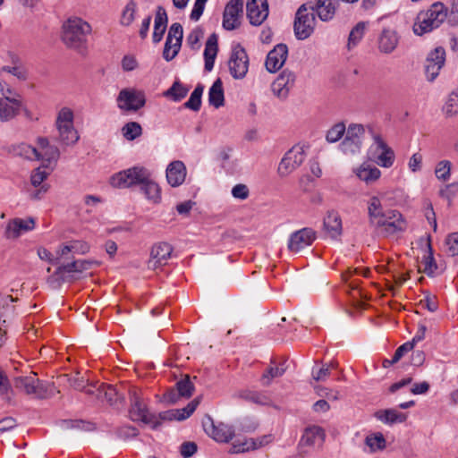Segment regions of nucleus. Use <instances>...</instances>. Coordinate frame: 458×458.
<instances>
[{
	"instance_id": "5",
	"label": "nucleus",
	"mask_w": 458,
	"mask_h": 458,
	"mask_svg": "<svg viewBox=\"0 0 458 458\" xmlns=\"http://www.w3.org/2000/svg\"><path fill=\"white\" fill-rule=\"evenodd\" d=\"M130 417L133 421H140L146 425H149L154 429L159 427V414L156 415L149 412L142 398L136 390L130 392Z\"/></svg>"
},
{
	"instance_id": "55",
	"label": "nucleus",
	"mask_w": 458,
	"mask_h": 458,
	"mask_svg": "<svg viewBox=\"0 0 458 458\" xmlns=\"http://www.w3.org/2000/svg\"><path fill=\"white\" fill-rule=\"evenodd\" d=\"M445 243L450 255L458 256V232L448 234Z\"/></svg>"
},
{
	"instance_id": "41",
	"label": "nucleus",
	"mask_w": 458,
	"mask_h": 458,
	"mask_svg": "<svg viewBox=\"0 0 458 458\" xmlns=\"http://www.w3.org/2000/svg\"><path fill=\"white\" fill-rule=\"evenodd\" d=\"M255 450L254 438H236L229 448L230 454H241Z\"/></svg>"
},
{
	"instance_id": "51",
	"label": "nucleus",
	"mask_w": 458,
	"mask_h": 458,
	"mask_svg": "<svg viewBox=\"0 0 458 458\" xmlns=\"http://www.w3.org/2000/svg\"><path fill=\"white\" fill-rule=\"evenodd\" d=\"M330 375V366L322 363L321 366L315 365L311 370V377L317 382H324Z\"/></svg>"
},
{
	"instance_id": "35",
	"label": "nucleus",
	"mask_w": 458,
	"mask_h": 458,
	"mask_svg": "<svg viewBox=\"0 0 458 458\" xmlns=\"http://www.w3.org/2000/svg\"><path fill=\"white\" fill-rule=\"evenodd\" d=\"M218 51L217 47V37L216 34H212L208 37L205 49H204V59H205V70L208 72L212 71Z\"/></svg>"
},
{
	"instance_id": "54",
	"label": "nucleus",
	"mask_w": 458,
	"mask_h": 458,
	"mask_svg": "<svg viewBox=\"0 0 458 458\" xmlns=\"http://www.w3.org/2000/svg\"><path fill=\"white\" fill-rule=\"evenodd\" d=\"M49 175V172L46 170L45 167H38L35 169L30 176L31 184L34 187H38L43 185L42 182L47 178Z\"/></svg>"
},
{
	"instance_id": "19",
	"label": "nucleus",
	"mask_w": 458,
	"mask_h": 458,
	"mask_svg": "<svg viewBox=\"0 0 458 458\" xmlns=\"http://www.w3.org/2000/svg\"><path fill=\"white\" fill-rule=\"evenodd\" d=\"M34 228L35 220L32 217H17L7 222L4 235L7 239L14 240Z\"/></svg>"
},
{
	"instance_id": "8",
	"label": "nucleus",
	"mask_w": 458,
	"mask_h": 458,
	"mask_svg": "<svg viewBox=\"0 0 458 458\" xmlns=\"http://www.w3.org/2000/svg\"><path fill=\"white\" fill-rule=\"evenodd\" d=\"M116 104L123 112H138L146 104V95L140 89L125 88L120 90L116 98Z\"/></svg>"
},
{
	"instance_id": "47",
	"label": "nucleus",
	"mask_w": 458,
	"mask_h": 458,
	"mask_svg": "<svg viewBox=\"0 0 458 458\" xmlns=\"http://www.w3.org/2000/svg\"><path fill=\"white\" fill-rule=\"evenodd\" d=\"M452 163L449 160L439 161L435 168L436 177L443 182H446L451 177Z\"/></svg>"
},
{
	"instance_id": "61",
	"label": "nucleus",
	"mask_w": 458,
	"mask_h": 458,
	"mask_svg": "<svg viewBox=\"0 0 458 458\" xmlns=\"http://www.w3.org/2000/svg\"><path fill=\"white\" fill-rule=\"evenodd\" d=\"M2 71L13 74L21 81H25L27 79V72L21 65L4 66Z\"/></svg>"
},
{
	"instance_id": "34",
	"label": "nucleus",
	"mask_w": 458,
	"mask_h": 458,
	"mask_svg": "<svg viewBox=\"0 0 458 458\" xmlns=\"http://www.w3.org/2000/svg\"><path fill=\"white\" fill-rule=\"evenodd\" d=\"M375 418L384 424L393 425L404 422L408 415L395 409H385L376 411Z\"/></svg>"
},
{
	"instance_id": "58",
	"label": "nucleus",
	"mask_w": 458,
	"mask_h": 458,
	"mask_svg": "<svg viewBox=\"0 0 458 458\" xmlns=\"http://www.w3.org/2000/svg\"><path fill=\"white\" fill-rule=\"evenodd\" d=\"M232 196L240 200H245L250 196V190L246 184L238 183L232 188Z\"/></svg>"
},
{
	"instance_id": "64",
	"label": "nucleus",
	"mask_w": 458,
	"mask_h": 458,
	"mask_svg": "<svg viewBox=\"0 0 458 458\" xmlns=\"http://www.w3.org/2000/svg\"><path fill=\"white\" fill-rule=\"evenodd\" d=\"M207 2H208V0H196L195 1L193 8H192L191 15H190V17L192 21H197L199 20L200 16L203 13L205 4Z\"/></svg>"
},
{
	"instance_id": "16",
	"label": "nucleus",
	"mask_w": 458,
	"mask_h": 458,
	"mask_svg": "<svg viewBox=\"0 0 458 458\" xmlns=\"http://www.w3.org/2000/svg\"><path fill=\"white\" fill-rule=\"evenodd\" d=\"M15 386L27 394L34 395L37 398H45L47 395L46 385L39 381L35 375L17 377Z\"/></svg>"
},
{
	"instance_id": "49",
	"label": "nucleus",
	"mask_w": 458,
	"mask_h": 458,
	"mask_svg": "<svg viewBox=\"0 0 458 458\" xmlns=\"http://www.w3.org/2000/svg\"><path fill=\"white\" fill-rule=\"evenodd\" d=\"M346 127L344 123H338L333 125L327 132L326 140L329 143L338 141L345 134Z\"/></svg>"
},
{
	"instance_id": "2",
	"label": "nucleus",
	"mask_w": 458,
	"mask_h": 458,
	"mask_svg": "<svg viewBox=\"0 0 458 458\" xmlns=\"http://www.w3.org/2000/svg\"><path fill=\"white\" fill-rule=\"evenodd\" d=\"M90 32L91 26L87 21L73 16L63 24L62 39L68 47L81 50L84 48Z\"/></svg>"
},
{
	"instance_id": "56",
	"label": "nucleus",
	"mask_w": 458,
	"mask_h": 458,
	"mask_svg": "<svg viewBox=\"0 0 458 458\" xmlns=\"http://www.w3.org/2000/svg\"><path fill=\"white\" fill-rule=\"evenodd\" d=\"M412 350V344H409L408 342L398 347L392 358L391 360H385L384 366L387 367L388 365L396 363L404 355V353Z\"/></svg>"
},
{
	"instance_id": "20",
	"label": "nucleus",
	"mask_w": 458,
	"mask_h": 458,
	"mask_svg": "<svg viewBox=\"0 0 458 458\" xmlns=\"http://www.w3.org/2000/svg\"><path fill=\"white\" fill-rule=\"evenodd\" d=\"M247 17L251 25L259 26L268 16L267 0H248L246 4Z\"/></svg>"
},
{
	"instance_id": "11",
	"label": "nucleus",
	"mask_w": 458,
	"mask_h": 458,
	"mask_svg": "<svg viewBox=\"0 0 458 458\" xmlns=\"http://www.w3.org/2000/svg\"><path fill=\"white\" fill-rule=\"evenodd\" d=\"M204 431L217 443H228L233 440L235 430L231 425L224 422L215 423L210 416L204 418L202 421Z\"/></svg>"
},
{
	"instance_id": "28",
	"label": "nucleus",
	"mask_w": 458,
	"mask_h": 458,
	"mask_svg": "<svg viewBox=\"0 0 458 458\" xmlns=\"http://www.w3.org/2000/svg\"><path fill=\"white\" fill-rule=\"evenodd\" d=\"M353 174L359 180L366 184H371L381 177V171L375 165L364 162L352 169Z\"/></svg>"
},
{
	"instance_id": "57",
	"label": "nucleus",
	"mask_w": 458,
	"mask_h": 458,
	"mask_svg": "<svg viewBox=\"0 0 458 458\" xmlns=\"http://www.w3.org/2000/svg\"><path fill=\"white\" fill-rule=\"evenodd\" d=\"M64 426L67 428H77L85 431H91L95 428L93 423L83 420H67L64 422Z\"/></svg>"
},
{
	"instance_id": "4",
	"label": "nucleus",
	"mask_w": 458,
	"mask_h": 458,
	"mask_svg": "<svg viewBox=\"0 0 458 458\" xmlns=\"http://www.w3.org/2000/svg\"><path fill=\"white\" fill-rule=\"evenodd\" d=\"M372 140L373 142L368 149V157L369 159L380 167H392L395 160L394 151L379 134L373 133Z\"/></svg>"
},
{
	"instance_id": "3",
	"label": "nucleus",
	"mask_w": 458,
	"mask_h": 458,
	"mask_svg": "<svg viewBox=\"0 0 458 458\" xmlns=\"http://www.w3.org/2000/svg\"><path fill=\"white\" fill-rule=\"evenodd\" d=\"M56 140L64 146L78 142L80 135L74 126V112L68 106L61 107L55 117Z\"/></svg>"
},
{
	"instance_id": "10",
	"label": "nucleus",
	"mask_w": 458,
	"mask_h": 458,
	"mask_svg": "<svg viewBox=\"0 0 458 458\" xmlns=\"http://www.w3.org/2000/svg\"><path fill=\"white\" fill-rule=\"evenodd\" d=\"M365 129L359 123H351L346 129L345 137L339 145L341 151L345 155L360 153L364 139Z\"/></svg>"
},
{
	"instance_id": "52",
	"label": "nucleus",
	"mask_w": 458,
	"mask_h": 458,
	"mask_svg": "<svg viewBox=\"0 0 458 458\" xmlns=\"http://www.w3.org/2000/svg\"><path fill=\"white\" fill-rule=\"evenodd\" d=\"M175 386L179 395L185 398L191 397L194 390V386L191 382L189 377L178 381Z\"/></svg>"
},
{
	"instance_id": "59",
	"label": "nucleus",
	"mask_w": 458,
	"mask_h": 458,
	"mask_svg": "<svg viewBox=\"0 0 458 458\" xmlns=\"http://www.w3.org/2000/svg\"><path fill=\"white\" fill-rule=\"evenodd\" d=\"M71 386L79 391H85L88 394L93 395L95 394V389L91 387L87 388V380L83 377H75L71 379Z\"/></svg>"
},
{
	"instance_id": "1",
	"label": "nucleus",
	"mask_w": 458,
	"mask_h": 458,
	"mask_svg": "<svg viewBox=\"0 0 458 458\" xmlns=\"http://www.w3.org/2000/svg\"><path fill=\"white\" fill-rule=\"evenodd\" d=\"M447 13L448 10L444 4L434 3L427 11L418 13L412 27L413 32L418 36L431 32L446 20Z\"/></svg>"
},
{
	"instance_id": "23",
	"label": "nucleus",
	"mask_w": 458,
	"mask_h": 458,
	"mask_svg": "<svg viewBox=\"0 0 458 458\" xmlns=\"http://www.w3.org/2000/svg\"><path fill=\"white\" fill-rule=\"evenodd\" d=\"M288 55V48L284 44L276 45L268 52L265 66L269 72H277L285 63Z\"/></svg>"
},
{
	"instance_id": "22",
	"label": "nucleus",
	"mask_w": 458,
	"mask_h": 458,
	"mask_svg": "<svg viewBox=\"0 0 458 458\" xmlns=\"http://www.w3.org/2000/svg\"><path fill=\"white\" fill-rule=\"evenodd\" d=\"M172 252L173 247L167 242H158L153 245L148 262V268L156 269L160 266L165 265L171 258Z\"/></svg>"
},
{
	"instance_id": "6",
	"label": "nucleus",
	"mask_w": 458,
	"mask_h": 458,
	"mask_svg": "<svg viewBox=\"0 0 458 458\" xmlns=\"http://www.w3.org/2000/svg\"><path fill=\"white\" fill-rule=\"evenodd\" d=\"M314 10L308 6V4H301L295 14L294 34L300 40L308 38L314 31L316 26Z\"/></svg>"
},
{
	"instance_id": "13",
	"label": "nucleus",
	"mask_w": 458,
	"mask_h": 458,
	"mask_svg": "<svg viewBox=\"0 0 458 458\" xmlns=\"http://www.w3.org/2000/svg\"><path fill=\"white\" fill-rule=\"evenodd\" d=\"M304 147L295 145L289 149L281 159L277 172L281 177H285L296 170L305 159Z\"/></svg>"
},
{
	"instance_id": "18",
	"label": "nucleus",
	"mask_w": 458,
	"mask_h": 458,
	"mask_svg": "<svg viewBox=\"0 0 458 458\" xmlns=\"http://www.w3.org/2000/svg\"><path fill=\"white\" fill-rule=\"evenodd\" d=\"M445 51L443 47H437L431 51L426 60L425 72L428 81H433L439 74L445 64Z\"/></svg>"
},
{
	"instance_id": "31",
	"label": "nucleus",
	"mask_w": 458,
	"mask_h": 458,
	"mask_svg": "<svg viewBox=\"0 0 458 458\" xmlns=\"http://www.w3.org/2000/svg\"><path fill=\"white\" fill-rule=\"evenodd\" d=\"M199 402L198 399H194L182 409L171 410L159 413L160 421L172 420L181 421L186 420L194 412L197 406L199 405Z\"/></svg>"
},
{
	"instance_id": "14",
	"label": "nucleus",
	"mask_w": 458,
	"mask_h": 458,
	"mask_svg": "<svg viewBox=\"0 0 458 458\" xmlns=\"http://www.w3.org/2000/svg\"><path fill=\"white\" fill-rule=\"evenodd\" d=\"M228 67L234 79L240 80L246 76L249 69V58L244 48L240 45L233 47Z\"/></svg>"
},
{
	"instance_id": "26",
	"label": "nucleus",
	"mask_w": 458,
	"mask_h": 458,
	"mask_svg": "<svg viewBox=\"0 0 458 458\" xmlns=\"http://www.w3.org/2000/svg\"><path fill=\"white\" fill-rule=\"evenodd\" d=\"M186 174V166L183 162L180 160L171 162L165 170L166 181L172 187L182 185L185 181Z\"/></svg>"
},
{
	"instance_id": "46",
	"label": "nucleus",
	"mask_w": 458,
	"mask_h": 458,
	"mask_svg": "<svg viewBox=\"0 0 458 458\" xmlns=\"http://www.w3.org/2000/svg\"><path fill=\"white\" fill-rule=\"evenodd\" d=\"M365 444L370 452H377L385 448L386 439L381 433L372 434L366 437Z\"/></svg>"
},
{
	"instance_id": "43",
	"label": "nucleus",
	"mask_w": 458,
	"mask_h": 458,
	"mask_svg": "<svg viewBox=\"0 0 458 458\" xmlns=\"http://www.w3.org/2000/svg\"><path fill=\"white\" fill-rule=\"evenodd\" d=\"M239 397L245 401L260 405H267L269 403V398L261 392L242 390L239 393Z\"/></svg>"
},
{
	"instance_id": "15",
	"label": "nucleus",
	"mask_w": 458,
	"mask_h": 458,
	"mask_svg": "<svg viewBox=\"0 0 458 458\" xmlns=\"http://www.w3.org/2000/svg\"><path fill=\"white\" fill-rule=\"evenodd\" d=\"M183 37V30L180 23H173L168 30L163 57L166 61H172L180 51Z\"/></svg>"
},
{
	"instance_id": "21",
	"label": "nucleus",
	"mask_w": 458,
	"mask_h": 458,
	"mask_svg": "<svg viewBox=\"0 0 458 458\" xmlns=\"http://www.w3.org/2000/svg\"><path fill=\"white\" fill-rule=\"evenodd\" d=\"M243 0H231L225 6L223 16V27L227 30L236 29L240 25Z\"/></svg>"
},
{
	"instance_id": "33",
	"label": "nucleus",
	"mask_w": 458,
	"mask_h": 458,
	"mask_svg": "<svg viewBox=\"0 0 458 458\" xmlns=\"http://www.w3.org/2000/svg\"><path fill=\"white\" fill-rule=\"evenodd\" d=\"M324 429L318 426L308 427L301 437V443L305 445H321L325 441Z\"/></svg>"
},
{
	"instance_id": "29",
	"label": "nucleus",
	"mask_w": 458,
	"mask_h": 458,
	"mask_svg": "<svg viewBox=\"0 0 458 458\" xmlns=\"http://www.w3.org/2000/svg\"><path fill=\"white\" fill-rule=\"evenodd\" d=\"M22 108L21 99L0 98V121L8 122L19 114Z\"/></svg>"
},
{
	"instance_id": "17",
	"label": "nucleus",
	"mask_w": 458,
	"mask_h": 458,
	"mask_svg": "<svg viewBox=\"0 0 458 458\" xmlns=\"http://www.w3.org/2000/svg\"><path fill=\"white\" fill-rule=\"evenodd\" d=\"M316 239V233L311 228H302L293 233L288 240V249L293 253H298L304 248L311 245Z\"/></svg>"
},
{
	"instance_id": "40",
	"label": "nucleus",
	"mask_w": 458,
	"mask_h": 458,
	"mask_svg": "<svg viewBox=\"0 0 458 458\" xmlns=\"http://www.w3.org/2000/svg\"><path fill=\"white\" fill-rule=\"evenodd\" d=\"M89 244L84 241H72L66 245H64L57 251L60 257H64L68 253L73 254H86L89 251Z\"/></svg>"
},
{
	"instance_id": "27",
	"label": "nucleus",
	"mask_w": 458,
	"mask_h": 458,
	"mask_svg": "<svg viewBox=\"0 0 458 458\" xmlns=\"http://www.w3.org/2000/svg\"><path fill=\"white\" fill-rule=\"evenodd\" d=\"M340 0H317L315 4H308V6L314 10V13L322 21H328L335 14Z\"/></svg>"
},
{
	"instance_id": "7",
	"label": "nucleus",
	"mask_w": 458,
	"mask_h": 458,
	"mask_svg": "<svg viewBox=\"0 0 458 458\" xmlns=\"http://www.w3.org/2000/svg\"><path fill=\"white\" fill-rule=\"evenodd\" d=\"M385 236H393L406 231L408 223L396 209H387V213L378 224L373 225Z\"/></svg>"
},
{
	"instance_id": "39",
	"label": "nucleus",
	"mask_w": 458,
	"mask_h": 458,
	"mask_svg": "<svg viewBox=\"0 0 458 458\" xmlns=\"http://www.w3.org/2000/svg\"><path fill=\"white\" fill-rule=\"evenodd\" d=\"M208 102L211 106H215L216 108L224 106V89L222 81L220 79L216 80L212 86L210 87L208 90Z\"/></svg>"
},
{
	"instance_id": "50",
	"label": "nucleus",
	"mask_w": 458,
	"mask_h": 458,
	"mask_svg": "<svg viewBox=\"0 0 458 458\" xmlns=\"http://www.w3.org/2000/svg\"><path fill=\"white\" fill-rule=\"evenodd\" d=\"M122 131L125 139L133 140L141 134L142 129L138 123L131 122L123 127Z\"/></svg>"
},
{
	"instance_id": "53",
	"label": "nucleus",
	"mask_w": 458,
	"mask_h": 458,
	"mask_svg": "<svg viewBox=\"0 0 458 458\" xmlns=\"http://www.w3.org/2000/svg\"><path fill=\"white\" fill-rule=\"evenodd\" d=\"M39 150L37 147L22 143L18 146V154L30 160H38Z\"/></svg>"
},
{
	"instance_id": "36",
	"label": "nucleus",
	"mask_w": 458,
	"mask_h": 458,
	"mask_svg": "<svg viewBox=\"0 0 458 458\" xmlns=\"http://www.w3.org/2000/svg\"><path fill=\"white\" fill-rule=\"evenodd\" d=\"M398 44V37L394 30L385 29L378 38V48L381 52L388 54L393 52Z\"/></svg>"
},
{
	"instance_id": "38",
	"label": "nucleus",
	"mask_w": 458,
	"mask_h": 458,
	"mask_svg": "<svg viewBox=\"0 0 458 458\" xmlns=\"http://www.w3.org/2000/svg\"><path fill=\"white\" fill-rule=\"evenodd\" d=\"M140 190L146 198L153 203H158L161 199V190L158 184L154 182L150 175L140 184Z\"/></svg>"
},
{
	"instance_id": "12",
	"label": "nucleus",
	"mask_w": 458,
	"mask_h": 458,
	"mask_svg": "<svg viewBox=\"0 0 458 458\" xmlns=\"http://www.w3.org/2000/svg\"><path fill=\"white\" fill-rule=\"evenodd\" d=\"M93 264H96L93 260L78 259L60 266L55 276L62 282H72L79 279L84 271L91 268Z\"/></svg>"
},
{
	"instance_id": "25",
	"label": "nucleus",
	"mask_w": 458,
	"mask_h": 458,
	"mask_svg": "<svg viewBox=\"0 0 458 458\" xmlns=\"http://www.w3.org/2000/svg\"><path fill=\"white\" fill-rule=\"evenodd\" d=\"M383 197V194L371 195L367 200L369 222L372 226L378 224L387 213V209H385L382 204Z\"/></svg>"
},
{
	"instance_id": "32",
	"label": "nucleus",
	"mask_w": 458,
	"mask_h": 458,
	"mask_svg": "<svg viewBox=\"0 0 458 458\" xmlns=\"http://www.w3.org/2000/svg\"><path fill=\"white\" fill-rule=\"evenodd\" d=\"M324 227L331 239H337L342 234V220L339 214L331 210L324 218Z\"/></svg>"
},
{
	"instance_id": "44",
	"label": "nucleus",
	"mask_w": 458,
	"mask_h": 458,
	"mask_svg": "<svg viewBox=\"0 0 458 458\" xmlns=\"http://www.w3.org/2000/svg\"><path fill=\"white\" fill-rule=\"evenodd\" d=\"M188 91L189 89L187 87L179 81H175L172 87L164 93V96L178 102L186 97Z\"/></svg>"
},
{
	"instance_id": "30",
	"label": "nucleus",
	"mask_w": 458,
	"mask_h": 458,
	"mask_svg": "<svg viewBox=\"0 0 458 458\" xmlns=\"http://www.w3.org/2000/svg\"><path fill=\"white\" fill-rule=\"evenodd\" d=\"M38 160L55 164L59 158L60 151L57 147L50 145L47 138L38 139Z\"/></svg>"
},
{
	"instance_id": "37",
	"label": "nucleus",
	"mask_w": 458,
	"mask_h": 458,
	"mask_svg": "<svg viewBox=\"0 0 458 458\" xmlns=\"http://www.w3.org/2000/svg\"><path fill=\"white\" fill-rule=\"evenodd\" d=\"M369 27L368 21H359L350 31L346 48L348 51H352L361 42Z\"/></svg>"
},
{
	"instance_id": "63",
	"label": "nucleus",
	"mask_w": 458,
	"mask_h": 458,
	"mask_svg": "<svg viewBox=\"0 0 458 458\" xmlns=\"http://www.w3.org/2000/svg\"><path fill=\"white\" fill-rule=\"evenodd\" d=\"M100 203H102V199L99 196L86 195L84 197V204L87 207L86 212L88 214L94 212L95 208H97Z\"/></svg>"
},
{
	"instance_id": "9",
	"label": "nucleus",
	"mask_w": 458,
	"mask_h": 458,
	"mask_svg": "<svg viewBox=\"0 0 458 458\" xmlns=\"http://www.w3.org/2000/svg\"><path fill=\"white\" fill-rule=\"evenodd\" d=\"M150 175L148 169L141 166H134L114 174L110 183L117 188H128L135 184H141Z\"/></svg>"
},
{
	"instance_id": "45",
	"label": "nucleus",
	"mask_w": 458,
	"mask_h": 458,
	"mask_svg": "<svg viewBox=\"0 0 458 458\" xmlns=\"http://www.w3.org/2000/svg\"><path fill=\"white\" fill-rule=\"evenodd\" d=\"M204 91V86L199 84L190 96V98L184 103V106L193 111H199L201 106V97Z\"/></svg>"
},
{
	"instance_id": "42",
	"label": "nucleus",
	"mask_w": 458,
	"mask_h": 458,
	"mask_svg": "<svg viewBox=\"0 0 458 458\" xmlns=\"http://www.w3.org/2000/svg\"><path fill=\"white\" fill-rule=\"evenodd\" d=\"M285 372V367L284 364L276 365V363H272V366H270L262 375L261 377V384L263 386H268L270 385L271 381L274 378L282 377Z\"/></svg>"
},
{
	"instance_id": "62",
	"label": "nucleus",
	"mask_w": 458,
	"mask_h": 458,
	"mask_svg": "<svg viewBox=\"0 0 458 458\" xmlns=\"http://www.w3.org/2000/svg\"><path fill=\"white\" fill-rule=\"evenodd\" d=\"M167 21L168 18L165 8H163L162 6H158L155 17L154 27L157 30L158 28L166 29Z\"/></svg>"
},
{
	"instance_id": "60",
	"label": "nucleus",
	"mask_w": 458,
	"mask_h": 458,
	"mask_svg": "<svg viewBox=\"0 0 458 458\" xmlns=\"http://www.w3.org/2000/svg\"><path fill=\"white\" fill-rule=\"evenodd\" d=\"M423 157L420 153L416 152L411 155L408 161V168L412 173H417L421 170Z\"/></svg>"
},
{
	"instance_id": "24",
	"label": "nucleus",
	"mask_w": 458,
	"mask_h": 458,
	"mask_svg": "<svg viewBox=\"0 0 458 458\" xmlns=\"http://www.w3.org/2000/svg\"><path fill=\"white\" fill-rule=\"evenodd\" d=\"M296 76L291 71H284L272 84L273 93L281 98L288 96L290 89L293 87Z\"/></svg>"
},
{
	"instance_id": "48",
	"label": "nucleus",
	"mask_w": 458,
	"mask_h": 458,
	"mask_svg": "<svg viewBox=\"0 0 458 458\" xmlns=\"http://www.w3.org/2000/svg\"><path fill=\"white\" fill-rule=\"evenodd\" d=\"M445 114L448 117L454 116L458 114V89L453 91L443 107Z\"/></svg>"
}]
</instances>
